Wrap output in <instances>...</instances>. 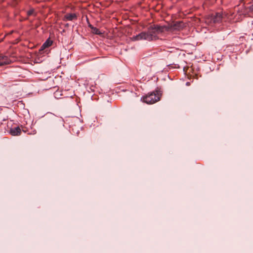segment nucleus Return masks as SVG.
I'll return each instance as SVG.
<instances>
[{"instance_id": "6e6552de", "label": "nucleus", "mask_w": 253, "mask_h": 253, "mask_svg": "<svg viewBox=\"0 0 253 253\" xmlns=\"http://www.w3.org/2000/svg\"><path fill=\"white\" fill-rule=\"evenodd\" d=\"M64 18L66 20L72 21L77 19V16L75 13H68L65 15Z\"/></svg>"}, {"instance_id": "9b49d317", "label": "nucleus", "mask_w": 253, "mask_h": 253, "mask_svg": "<svg viewBox=\"0 0 253 253\" xmlns=\"http://www.w3.org/2000/svg\"><path fill=\"white\" fill-rule=\"evenodd\" d=\"M34 13V10H29L28 12V15H31L32 14H33V13Z\"/></svg>"}, {"instance_id": "f8f14e48", "label": "nucleus", "mask_w": 253, "mask_h": 253, "mask_svg": "<svg viewBox=\"0 0 253 253\" xmlns=\"http://www.w3.org/2000/svg\"><path fill=\"white\" fill-rule=\"evenodd\" d=\"M186 84L187 85H189L190 83L189 82H187Z\"/></svg>"}, {"instance_id": "423d86ee", "label": "nucleus", "mask_w": 253, "mask_h": 253, "mask_svg": "<svg viewBox=\"0 0 253 253\" xmlns=\"http://www.w3.org/2000/svg\"><path fill=\"white\" fill-rule=\"evenodd\" d=\"M11 61L7 56L0 55V66L10 63Z\"/></svg>"}, {"instance_id": "0eeeda50", "label": "nucleus", "mask_w": 253, "mask_h": 253, "mask_svg": "<svg viewBox=\"0 0 253 253\" xmlns=\"http://www.w3.org/2000/svg\"><path fill=\"white\" fill-rule=\"evenodd\" d=\"M10 133L13 136L20 135L21 133V129L19 126L12 128L10 129Z\"/></svg>"}, {"instance_id": "f03ea898", "label": "nucleus", "mask_w": 253, "mask_h": 253, "mask_svg": "<svg viewBox=\"0 0 253 253\" xmlns=\"http://www.w3.org/2000/svg\"><path fill=\"white\" fill-rule=\"evenodd\" d=\"M161 96V93L160 92L156 91L144 96L141 99L147 104H151L160 100Z\"/></svg>"}, {"instance_id": "39448f33", "label": "nucleus", "mask_w": 253, "mask_h": 253, "mask_svg": "<svg viewBox=\"0 0 253 253\" xmlns=\"http://www.w3.org/2000/svg\"><path fill=\"white\" fill-rule=\"evenodd\" d=\"M147 39H151L150 37L146 35V32H142L137 35L133 36L130 38L132 41H137L142 40H147Z\"/></svg>"}, {"instance_id": "9d476101", "label": "nucleus", "mask_w": 253, "mask_h": 253, "mask_svg": "<svg viewBox=\"0 0 253 253\" xmlns=\"http://www.w3.org/2000/svg\"><path fill=\"white\" fill-rule=\"evenodd\" d=\"M52 44V42L49 40L46 41L42 45V48H44L50 46Z\"/></svg>"}, {"instance_id": "1a4fd4ad", "label": "nucleus", "mask_w": 253, "mask_h": 253, "mask_svg": "<svg viewBox=\"0 0 253 253\" xmlns=\"http://www.w3.org/2000/svg\"><path fill=\"white\" fill-rule=\"evenodd\" d=\"M89 27L91 28L92 32L93 33L95 34L96 35H100V34H101V33L99 31L98 29H97V28H96L95 27H93L91 25H89Z\"/></svg>"}, {"instance_id": "f257e3e1", "label": "nucleus", "mask_w": 253, "mask_h": 253, "mask_svg": "<svg viewBox=\"0 0 253 253\" xmlns=\"http://www.w3.org/2000/svg\"><path fill=\"white\" fill-rule=\"evenodd\" d=\"M166 26L154 25L151 26L149 28L146 35L150 37L151 39H147V41H153L157 39V35L167 31Z\"/></svg>"}, {"instance_id": "20e7f679", "label": "nucleus", "mask_w": 253, "mask_h": 253, "mask_svg": "<svg viewBox=\"0 0 253 253\" xmlns=\"http://www.w3.org/2000/svg\"><path fill=\"white\" fill-rule=\"evenodd\" d=\"M185 26V25L183 22L178 21L169 24L168 26H166V28H168V29H166V31L169 32L180 31L183 29Z\"/></svg>"}, {"instance_id": "7ed1b4c3", "label": "nucleus", "mask_w": 253, "mask_h": 253, "mask_svg": "<svg viewBox=\"0 0 253 253\" xmlns=\"http://www.w3.org/2000/svg\"><path fill=\"white\" fill-rule=\"evenodd\" d=\"M227 16V14L225 13L221 14L220 13H217L215 15L210 16L209 17L207 18L206 20L207 23H211L213 22L214 23H218L221 22L222 20L225 21H226V17Z\"/></svg>"}]
</instances>
